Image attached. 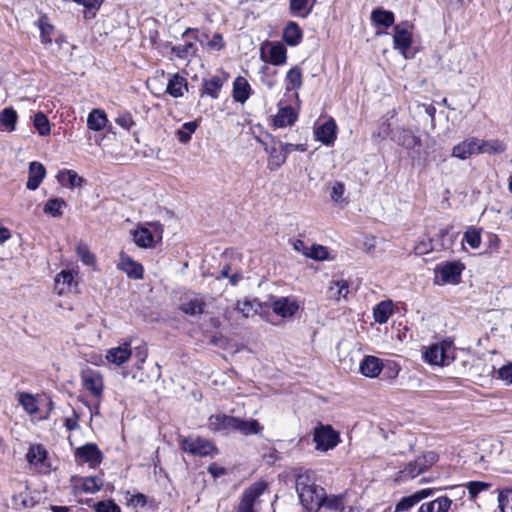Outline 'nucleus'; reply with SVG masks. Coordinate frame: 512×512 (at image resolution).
<instances>
[{"instance_id":"f257e3e1","label":"nucleus","mask_w":512,"mask_h":512,"mask_svg":"<svg viewBox=\"0 0 512 512\" xmlns=\"http://www.w3.org/2000/svg\"><path fill=\"white\" fill-rule=\"evenodd\" d=\"M296 491L302 506L307 511L320 512L326 491L323 487L316 485L307 472L297 476Z\"/></svg>"},{"instance_id":"f03ea898","label":"nucleus","mask_w":512,"mask_h":512,"mask_svg":"<svg viewBox=\"0 0 512 512\" xmlns=\"http://www.w3.org/2000/svg\"><path fill=\"white\" fill-rule=\"evenodd\" d=\"M437 461L438 455L435 452H425L414 461L409 462L403 470L399 471L397 479L400 481L413 479L428 470Z\"/></svg>"},{"instance_id":"7ed1b4c3","label":"nucleus","mask_w":512,"mask_h":512,"mask_svg":"<svg viewBox=\"0 0 512 512\" xmlns=\"http://www.w3.org/2000/svg\"><path fill=\"white\" fill-rule=\"evenodd\" d=\"M455 349L451 342L442 341L429 346L425 353V360L432 365H448L454 359Z\"/></svg>"},{"instance_id":"20e7f679","label":"nucleus","mask_w":512,"mask_h":512,"mask_svg":"<svg viewBox=\"0 0 512 512\" xmlns=\"http://www.w3.org/2000/svg\"><path fill=\"white\" fill-rule=\"evenodd\" d=\"M313 440L317 450L326 452L338 445L340 437L330 425H321L315 428Z\"/></svg>"},{"instance_id":"39448f33","label":"nucleus","mask_w":512,"mask_h":512,"mask_svg":"<svg viewBox=\"0 0 512 512\" xmlns=\"http://www.w3.org/2000/svg\"><path fill=\"white\" fill-rule=\"evenodd\" d=\"M412 28L413 25L407 21L393 27V48L404 57H406L413 43Z\"/></svg>"},{"instance_id":"423d86ee","label":"nucleus","mask_w":512,"mask_h":512,"mask_svg":"<svg viewBox=\"0 0 512 512\" xmlns=\"http://www.w3.org/2000/svg\"><path fill=\"white\" fill-rule=\"evenodd\" d=\"M181 448L195 456H209L217 451L215 446L207 439L201 437L183 438L180 442Z\"/></svg>"},{"instance_id":"0eeeda50","label":"nucleus","mask_w":512,"mask_h":512,"mask_svg":"<svg viewBox=\"0 0 512 512\" xmlns=\"http://www.w3.org/2000/svg\"><path fill=\"white\" fill-rule=\"evenodd\" d=\"M261 58L275 66H282L287 61V50L281 42H265L261 46Z\"/></svg>"},{"instance_id":"6e6552de","label":"nucleus","mask_w":512,"mask_h":512,"mask_svg":"<svg viewBox=\"0 0 512 512\" xmlns=\"http://www.w3.org/2000/svg\"><path fill=\"white\" fill-rule=\"evenodd\" d=\"M266 488L267 484L264 481H257L244 490L238 504L237 512H255L254 505Z\"/></svg>"},{"instance_id":"1a4fd4ad","label":"nucleus","mask_w":512,"mask_h":512,"mask_svg":"<svg viewBox=\"0 0 512 512\" xmlns=\"http://www.w3.org/2000/svg\"><path fill=\"white\" fill-rule=\"evenodd\" d=\"M289 147L290 146H284V143L274 139L271 141V144H265V151L269 155L268 169L271 171L277 170L285 163L289 154Z\"/></svg>"},{"instance_id":"9d476101","label":"nucleus","mask_w":512,"mask_h":512,"mask_svg":"<svg viewBox=\"0 0 512 512\" xmlns=\"http://www.w3.org/2000/svg\"><path fill=\"white\" fill-rule=\"evenodd\" d=\"M80 378L84 388L93 396L96 398H100L102 396L104 385L100 372L87 367L82 369Z\"/></svg>"},{"instance_id":"9b49d317","label":"nucleus","mask_w":512,"mask_h":512,"mask_svg":"<svg viewBox=\"0 0 512 512\" xmlns=\"http://www.w3.org/2000/svg\"><path fill=\"white\" fill-rule=\"evenodd\" d=\"M75 457L80 464L87 463L90 468H96L102 462L103 454L96 444L89 443L78 447Z\"/></svg>"},{"instance_id":"f8f14e48","label":"nucleus","mask_w":512,"mask_h":512,"mask_svg":"<svg viewBox=\"0 0 512 512\" xmlns=\"http://www.w3.org/2000/svg\"><path fill=\"white\" fill-rule=\"evenodd\" d=\"M452 157L465 161L478 153V138L468 137L452 148Z\"/></svg>"},{"instance_id":"ddd939ff","label":"nucleus","mask_w":512,"mask_h":512,"mask_svg":"<svg viewBox=\"0 0 512 512\" xmlns=\"http://www.w3.org/2000/svg\"><path fill=\"white\" fill-rule=\"evenodd\" d=\"M117 268L131 279L140 280L144 275V268L142 264L133 260L129 255L124 252L119 254V262L117 263Z\"/></svg>"},{"instance_id":"4468645a","label":"nucleus","mask_w":512,"mask_h":512,"mask_svg":"<svg viewBox=\"0 0 512 512\" xmlns=\"http://www.w3.org/2000/svg\"><path fill=\"white\" fill-rule=\"evenodd\" d=\"M236 421L237 417L218 413L209 417L208 427L214 432H223L228 434L235 431Z\"/></svg>"},{"instance_id":"2eb2a0df","label":"nucleus","mask_w":512,"mask_h":512,"mask_svg":"<svg viewBox=\"0 0 512 512\" xmlns=\"http://www.w3.org/2000/svg\"><path fill=\"white\" fill-rule=\"evenodd\" d=\"M462 272V267L456 262H447L443 265H438L435 269L436 278H440L442 284L452 283L455 284L459 281Z\"/></svg>"},{"instance_id":"dca6fc26","label":"nucleus","mask_w":512,"mask_h":512,"mask_svg":"<svg viewBox=\"0 0 512 512\" xmlns=\"http://www.w3.org/2000/svg\"><path fill=\"white\" fill-rule=\"evenodd\" d=\"M337 125L330 118L325 123L315 129V137L326 146H332L336 140Z\"/></svg>"},{"instance_id":"f3484780","label":"nucleus","mask_w":512,"mask_h":512,"mask_svg":"<svg viewBox=\"0 0 512 512\" xmlns=\"http://www.w3.org/2000/svg\"><path fill=\"white\" fill-rule=\"evenodd\" d=\"M54 285L59 295L71 292L77 287L74 272L72 270L60 271L55 277Z\"/></svg>"},{"instance_id":"a211bd4d","label":"nucleus","mask_w":512,"mask_h":512,"mask_svg":"<svg viewBox=\"0 0 512 512\" xmlns=\"http://www.w3.org/2000/svg\"><path fill=\"white\" fill-rule=\"evenodd\" d=\"M472 55L467 50L455 51L450 59V69L456 73H464L471 70Z\"/></svg>"},{"instance_id":"6ab92c4d","label":"nucleus","mask_w":512,"mask_h":512,"mask_svg":"<svg viewBox=\"0 0 512 512\" xmlns=\"http://www.w3.org/2000/svg\"><path fill=\"white\" fill-rule=\"evenodd\" d=\"M273 312L283 318L292 317L299 309L297 301L288 297L276 299L272 304Z\"/></svg>"},{"instance_id":"aec40b11","label":"nucleus","mask_w":512,"mask_h":512,"mask_svg":"<svg viewBox=\"0 0 512 512\" xmlns=\"http://www.w3.org/2000/svg\"><path fill=\"white\" fill-rule=\"evenodd\" d=\"M392 139L401 147L411 150L421 145V140L411 130L399 128Z\"/></svg>"},{"instance_id":"412c9836","label":"nucleus","mask_w":512,"mask_h":512,"mask_svg":"<svg viewBox=\"0 0 512 512\" xmlns=\"http://www.w3.org/2000/svg\"><path fill=\"white\" fill-rule=\"evenodd\" d=\"M46 176V169L40 162L32 161L29 164L28 180L26 187L29 190H36Z\"/></svg>"},{"instance_id":"4be33fe9","label":"nucleus","mask_w":512,"mask_h":512,"mask_svg":"<svg viewBox=\"0 0 512 512\" xmlns=\"http://www.w3.org/2000/svg\"><path fill=\"white\" fill-rule=\"evenodd\" d=\"M132 355V351L129 343H124L118 347L109 349L106 353V359L108 362L117 366L125 363Z\"/></svg>"},{"instance_id":"5701e85b","label":"nucleus","mask_w":512,"mask_h":512,"mask_svg":"<svg viewBox=\"0 0 512 512\" xmlns=\"http://www.w3.org/2000/svg\"><path fill=\"white\" fill-rule=\"evenodd\" d=\"M433 490L432 489H422L415 493H413L410 496L403 497L396 505L394 512H400V511H408L410 508H412L414 505H416L421 500L429 497L432 495Z\"/></svg>"},{"instance_id":"b1692460","label":"nucleus","mask_w":512,"mask_h":512,"mask_svg":"<svg viewBox=\"0 0 512 512\" xmlns=\"http://www.w3.org/2000/svg\"><path fill=\"white\" fill-rule=\"evenodd\" d=\"M506 144L500 139H479L478 138V153L488 155H498L506 151Z\"/></svg>"},{"instance_id":"393cba45","label":"nucleus","mask_w":512,"mask_h":512,"mask_svg":"<svg viewBox=\"0 0 512 512\" xmlns=\"http://www.w3.org/2000/svg\"><path fill=\"white\" fill-rule=\"evenodd\" d=\"M359 370L362 375L375 378L382 370V362L375 356H366L359 365Z\"/></svg>"},{"instance_id":"a878e982","label":"nucleus","mask_w":512,"mask_h":512,"mask_svg":"<svg viewBox=\"0 0 512 512\" xmlns=\"http://www.w3.org/2000/svg\"><path fill=\"white\" fill-rule=\"evenodd\" d=\"M18 114L12 107L0 110V131L11 133L16 130Z\"/></svg>"},{"instance_id":"bb28decb","label":"nucleus","mask_w":512,"mask_h":512,"mask_svg":"<svg viewBox=\"0 0 512 512\" xmlns=\"http://www.w3.org/2000/svg\"><path fill=\"white\" fill-rule=\"evenodd\" d=\"M452 500L447 496L438 497L432 501L421 504L418 512H449Z\"/></svg>"},{"instance_id":"cd10ccee","label":"nucleus","mask_w":512,"mask_h":512,"mask_svg":"<svg viewBox=\"0 0 512 512\" xmlns=\"http://www.w3.org/2000/svg\"><path fill=\"white\" fill-rule=\"evenodd\" d=\"M251 93V86L246 78L238 76L233 82V98L236 102L245 103Z\"/></svg>"},{"instance_id":"c85d7f7f","label":"nucleus","mask_w":512,"mask_h":512,"mask_svg":"<svg viewBox=\"0 0 512 512\" xmlns=\"http://www.w3.org/2000/svg\"><path fill=\"white\" fill-rule=\"evenodd\" d=\"M58 182L69 188L81 187L84 183V179L78 175L74 170L62 169L57 174Z\"/></svg>"},{"instance_id":"c756f323","label":"nucleus","mask_w":512,"mask_h":512,"mask_svg":"<svg viewBox=\"0 0 512 512\" xmlns=\"http://www.w3.org/2000/svg\"><path fill=\"white\" fill-rule=\"evenodd\" d=\"M349 293V285L346 280H333L327 290V296L334 301H340Z\"/></svg>"},{"instance_id":"7c9ffc66","label":"nucleus","mask_w":512,"mask_h":512,"mask_svg":"<svg viewBox=\"0 0 512 512\" xmlns=\"http://www.w3.org/2000/svg\"><path fill=\"white\" fill-rule=\"evenodd\" d=\"M371 21L375 26L389 28L394 25L395 17L391 11L376 8L371 12Z\"/></svg>"},{"instance_id":"2f4dec72","label":"nucleus","mask_w":512,"mask_h":512,"mask_svg":"<svg viewBox=\"0 0 512 512\" xmlns=\"http://www.w3.org/2000/svg\"><path fill=\"white\" fill-rule=\"evenodd\" d=\"M297 120V114L290 106L280 108L274 117V125L282 128L293 125Z\"/></svg>"},{"instance_id":"473e14b6","label":"nucleus","mask_w":512,"mask_h":512,"mask_svg":"<svg viewBox=\"0 0 512 512\" xmlns=\"http://www.w3.org/2000/svg\"><path fill=\"white\" fill-rule=\"evenodd\" d=\"M263 427L255 419L243 420L237 417L235 431L240 432L242 435H257L260 434Z\"/></svg>"},{"instance_id":"72a5a7b5","label":"nucleus","mask_w":512,"mask_h":512,"mask_svg":"<svg viewBox=\"0 0 512 512\" xmlns=\"http://www.w3.org/2000/svg\"><path fill=\"white\" fill-rule=\"evenodd\" d=\"M302 37V30L295 22H289L283 31V40L289 46H297Z\"/></svg>"},{"instance_id":"f704fd0d","label":"nucleus","mask_w":512,"mask_h":512,"mask_svg":"<svg viewBox=\"0 0 512 512\" xmlns=\"http://www.w3.org/2000/svg\"><path fill=\"white\" fill-rule=\"evenodd\" d=\"M108 122L106 113L102 109H93L87 117V126L90 130L100 131Z\"/></svg>"},{"instance_id":"c9c22d12","label":"nucleus","mask_w":512,"mask_h":512,"mask_svg":"<svg viewBox=\"0 0 512 512\" xmlns=\"http://www.w3.org/2000/svg\"><path fill=\"white\" fill-rule=\"evenodd\" d=\"M187 90V81L179 74H174L169 78L166 92L174 98L183 96V90Z\"/></svg>"},{"instance_id":"e433bc0d","label":"nucleus","mask_w":512,"mask_h":512,"mask_svg":"<svg viewBox=\"0 0 512 512\" xmlns=\"http://www.w3.org/2000/svg\"><path fill=\"white\" fill-rule=\"evenodd\" d=\"M393 311L392 301H382L373 309L374 320L379 324H384L392 316Z\"/></svg>"},{"instance_id":"4c0bfd02","label":"nucleus","mask_w":512,"mask_h":512,"mask_svg":"<svg viewBox=\"0 0 512 512\" xmlns=\"http://www.w3.org/2000/svg\"><path fill=\"white\" fill-rule=\"evenodd\" d=\"M329 195L335 205L343 206L348 204V198L345 196V185L340 181H334L329 184Z\"/></svg>"},{"instance_id":"58836bf2","label":"nucleus","mask_w":512,"mask_h":512,"mask_svg":"<svg viewBox=\"0 0 512 512\" xmlns=\"http://www.w3.org/2000/svg\"><path fill=\"white\" fill-rule=\"evenodd\" d=\"M206 302L201 297H193L181 304L180 309L187 315L197 316L204 312Z\"/></svg>"},{"instance_id":"ea45409f","label":"nucleus","mask_w":512,"mask_h":512,"mask_svg":"<svg viewBox=\"0 0 512 512\" xmlns=\"http://www.w3.org/2000/svg\"><path fill=\"white\" fill-rule=\"evenodd\" d=\"M346 504L345 496L339 495H327L325 493V500L321 504L322 512H339L340 509Z\"/></svg>"},{"instance_id":"a19ab883","label":"nucleus","mask_w":512,"mask_h":512,"mask_svg":"<svg viewBox=\"0 0 512 512\" xmlns=\"http://www.w3.org/2000/svg\"><path fill=\"white\" fill-rule=\"evenodd\" d=\"M133 239L135 244L140 248H151L154 245V236L152 232L145 227L136 229L133 232Z\"/></svg>"},{"instance_id":"79ce46f5","label":"nucleus","mask_w":512,"mask_h":512,"mask_svg":"<svg viewBox=\"0 0 512 512\" xmlns=\"http://www.w3.org/2000/svg\"><path fill=\"white\" fill-rule=\"evenodd\" d=\"M66 207V202L62 198L49 199L44 207L43 212L54 218H60L63 215V209Z\"/></svg>"},{"instance_id":"37998d69","label":"nucleus","mask_w":512,"mask_h":512,"mask_svg":"<svg viewBox=\"0 0 512 512\" xmlns=\"http://www.w3.org/2000/svg\"><path fill=\"white\" fill-rule=\"evenodd\" d=\"M286 91L299 89L302 86V70L295 66L288 70L285 76Z\"/></svg>"},{"instance_id":"c03bdc74","label":"nucleus","mask_w":512,"mask_h":512,"mask_svg":"<svg viewBox=\"0 0 512 512\" xmlns=\"http://www.w3.org/2000/svg\"><path fill=\"white\" fill-rule=\"evenodd\" d=\"M46 456L47 452L41 445H32L26 454V459L31 465L39 466L44 462Z\"/></svg>"},{"instance_id":"a18cd8bd","label":"nucleus","mask_w":512,"mask_h":512,"mask_svg":"<svg viewBox=\"0 0 512 512\" xmlns=\"http://www.w3.org/2000/svg\"><path fill=\"white\" fill-rule=\"evenodd\" d=\"M18 402L29 415H35L39 408L36 398L29 393H19Z\"/></svg>"},{"instance_id":"49530a36","label":"nucleus","mask_w":512,"mask_h":512,"mask_svg":"<svg viewBox=\"0 0 512 512\" xmlns=\"http://www.w3.org/2000/svg\"><path fill=\"white\" fill-rule=\"evenodd\" d=\"M77 256L83 264L93 266L96 263L95 255L90 251L88 245L84 242H79L76 246Z\"/></svg>"},{"instance_id":"de8ad7c7","label":"nucleus","mask_w":512,"mask_h":512,"mask_svg":"<svg viewBox=\"0 0 512 512\" xmlns=\"http://www.w3.org/2000/svg\"><path fill=\"white\" fill-rule=\"evenodd\" d=\"M37 24L40 29L41 42L45 45L51 44L54 27L48 23V18L45 16L41 17Z\"/></svg>"},{"instance_id":"09e8293b","label":"nucleus","mask_w":512,"mask_h":512,"mask_svg":"<svg viewBox=\"0 0 512 512\" xmlns=\"http://www.w3.org/2000/svg\"><path fill=\"white\" fill-rule=\"evenodd\" d=\"M222 86L223 80L219 76H213L204 82V92L213 99H217Z\"/></svg>"},{"instance_id":"8fccbe9b","label":"nucleus","mask_w":512,"mask_h":512,"mask_svg":"<svg viewBox=\"0 0 512 512\" xmlns=\"http://www.w3.org/2000/svg\"><path fill=\"white\" fill-rule=\"evenodd\" d=\"M33 125L39 133V135L47 136L50 134V123L47 116L43 112H38L35 114L33 119Z\"/></svg>"},{"instance_id":"3c124183","label":"nucleus","mask_w":512,"mask_h":512,"mask_svg":"<svg viewBox=\"0 0 512 512\" xmlns=\"http://www.w3.org/2000/svg\"><path fill=\"white\" fill-rule=\"evenodd\" d=\"M235 309L245 318L252 317L258 312V304L255 301L243 300L236 303Z\"/></svg>"},{"instance_id":"603ef678","label":"nucleus","mask_w":512,"mask_h":512,"mask_svg":"<svg viewBox=\"0 0 512 512\" xmlns=\"http://www.w3.org/2000/svg\"><path fill=\"white\" fill-rule=\"evenodd\" d=\"M103 481L98 476H90L82 479V490L86 493L94 494L101 490Z\"/></svg>"},{"instance_id":"864d4df0","label":"nucleus","mask_w":512,"mask_h":512,"mask_svg":"<svg viewBox=\"0 0 512 512\" xmlns=\"http://www.w3.org/2000/svg\"><path fill=\"white\" fill-rule=\"evenodd\" d=\"M311 8L312 6H308V0H290L291 12L299 17H307Z\"/></svg>"},{"instance_id":"5fc2aeb1","label":"nucleus","mask_w":512,"mask_h":512,"mask_svg":"<svg viewBox=\"0 0 512 512\" xmlns=\"http://www.w3.org/2000/svg\"><path fill=\"white\" fill-rule=\"evenodd\" d=\"M463 240L472 248L477 249L481 244V230L470 227L464 233Z\"/></svg>"},{"instance_id":"6e6d98bb","label":"nucleus","mask_w":512,"mask_h":512,"mask_svg":"<svg viewBox=\"0 0 512 512\" xmlns=\"http://www.w3.org/2000/svg\"><path fill=\"white\" fill-rule=\"evenodd\" d=\"M198 125L197 122H186L183 124L182 128L177 131L178 139L181 143H187L191 139V135L195 132Z\"/></svg>"},{"instance_id":"4d7b16f0","label":"nucleus","mask_w":512,"mask_h":512,"mask_svg":"<svg viewBox=\"0 0 512 512\" xmlns=\"http://www.w3.org/2000/svg\"><path fill=\"white\" fill-rule=\"evenodd\" d=\"M328 256H329V251H328L327 247H325L323 245H319V244H313L309 248L307 257L317 260V261H323V260L328 259Z\"/></svg>"},{"instance_id":"13d9d810","label":"nucleus","mask_w":512,"mask_h":512,"mask_svg":"<svg viewBox=\"0 0 512 512\" xmlns=\"http://www.w3.org/2000/svg\"><path fill=\"white\" fill-rule=\"evenodd\" d=\"M173 52L179 57L186 59L196 53L197 49L192 42H186L173 47Z\"/></svg>"},{"instance_id":"bf43d9fd","label":"nucleus","mask_w":512,"mask_h":512,"mask_svg":"<svg viewBox=\"0 0 512 512\" xmlns=\"http://www.w3.org/2000/svg\"><path fill=\"white\" fill-rule=\"evenodd\" d=\"M490 484L483 481H470L466 484V488L468 493L472 499L476 498V496L487 489L490 488Z\"/></svg>"},{"instance_id":"052dcab7","label":"nucleus","mask_w":512,"mask_h":512,"mask_svg":"<svg viewBox=\"0 0 512 512\" xmlns=\"http://www.w3.org/2000/svg\"><path fill=\"white\" fill-rule=\"evenodd\" d=\"M501 512H512V490L502 491L498 496Z\"/></svg>"},{"instance_id":"680f3d73","label":"nucleus","mask_w":512,"mask_h":512,"mask_svg":"<svg viewBox=\"0 0 512 512\" xmlns=\"http://www.w3.org/2000/svg\"><path fill=\"white\" fill-rule=\"evenodd\" d=\"M93 507L96 512H121V508L113 500L99 501Z\"/></svg>"},{"instance_id":"e2e57ef3","label":"nucleus","mask_w":512,"mask_h":512,"mask_svg":"<svg viewBox=\"0 0 512 512\" xmlns=\"http://www.w3.org/2000/svg\"><path fill=\"white\" fill-rule=\"evenodd\" d=\"M115 122L125 130H130V128L134 125L131 114L127 112L119 114L116 117Z\"/></svg>"},{"instance_id":"0e129e2a","label":"nucleus","mask_w":512,"mask_h":512,"mask_svg":"<svg viewBox=\"0 0 512 512\" xmlns=\"http://www.w3.org/2000/svg\"><path fill=\"white\" fill-rule=\"evenodd\" d=\"M148 356V351L145 346H139L135 349V359L137 369H141Z\"/></svg>"},{"instance_id":"69168bd1","label":"nucleus","mask_w":512,"mask_h":512,"mask_svg":"<svg viewBox=\"0 0 512 512\" xmlns=\"http://www.w3.org/2000/svg\"><path fill=\"white\" fill-rule=\"evenodd\" d=\"M498 376L506 384H512V363L504 365L498 370Z\"/></svg>"},{"instance_id":"338daca9","label":"nucleus","mask_w":512,"mask_h":512,"mask_svg":"<svg viewBox=\"0 0 512 512\" xmlns=\"http://www.w3.org/2000/svg\"><path fill=\"white\" fill-rule=\"evenodd\" d=\"M208 46L213 50H221L224 47V40L222 35L215 34L212 39L208 42Z\"/></svg>"},{"instance_id":"774afa93","label":"nucleus","mask_w":512,"mask_h":512,"mask_svg":"<svg viewBox=\"0 0 512 512\" xmlns=\"http://www.w3.org/2000/svg\"><path fill=\"white\" fill-rule=\"evenodd\" d=\"M293 249L299 253H302L304 256H308L309 248L304 241L297 239L292 242Z\"/></svg>"}]
</instances>
